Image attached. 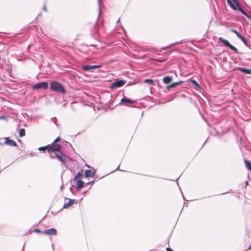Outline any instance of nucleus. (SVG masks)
Instances as JSON below:
<instances>
[{
	"instance_id": "obj_1",
	"label": "nucleus",
	"mask_w": 251,
	"mask_h": 251,
	"mask_svg": "<svg viewBox=\"0 0 251 251\" xmlns=\"http://www.w3.org/2000/svg\"><path fill=\"white\" fill-rule=\"evenodd\" d=\"M61 146L58 143H53V142L45 147H42L39 148L40 151L47 150L48 152H52L55 155L56 158L63 162V152L60 151Z\"/></svg>"
},
{
	"instance_id": "obj_18",
	"label": "nucleus",
	"mask_w": 251,
	"mask_h": 251,
	"mask_svg": "<svg viewBox=\"0 0 251 251\" xmlns=\"http://www.w3.org/2000/svg\"><path fill=\"white\" fill-rule=\"evenodd\" d=\"M238 70L246 74H251V70L243 68H239Z\"/></svg>"
},
{
	"instance_id": "obj_23",
	"label": "nucleus",
	"mask_w": 251,
	"mask_h": 251,
	"mask_svg": "<svg viewBox=\"0 0 251 251\" xmlns=\"http://www.w3.org/2000/svg\"><path fill=\"white\" fill-rule=\"evenodd\" d=\"M243 114L244 115L243 116H241V118L245 120V121H249L251 119V118H249L247 116H246L245 115V114L244 113H243Z\"/></svg>"
},
{
	"instance_id": "obj_11",
	"label": "nucleus",
	"mask_w": 251,
	"mask_h": 251,
	"mask_svg": "<svg viewBox=\"0 0 251 251\" xmlns=\"http://www.w3.org/2000/svg\"><path fill=\"white\" fill-rule=\"evenodd\" d=\"M66 148L68 149V151L73 152L74 151V149L72 146L71 144L67 142L64 141V148Z\"/></svg>"
},
{
	"instance_id": "obj_26",
	"label": "nucleus",
	"mask_w": 251,
	"mask_h": 251,
	"mask_svg": "<svg viewBox=\"0 0 251 251\" xmlns=\"http://www.w3.org/2000/svg\"><path fill=\"white\" fill-rule=\"evenodd\" d=\"M34 232L36 233H42L43 231H41V230L39 229H36L34 230Z\"/></svg>"
},
{
	"instance_id": "obj_5",
	"label": "nucleus",
	"mask_w": 251,
	"mask_h": 251,
	"mask_svg": "<svg viewBox=\"0 0 251 251\" xmlns=\"http://www.w3.org/2000/svg\"><path fill=\"white\" fill-rule=\"evenodd\" d=\"M48 88V83L46 82H42L38 83L36 84L33 86H32V88L33 89H47Z\"/></svg>"
},
{
	"instance_id": "obj_20",
	"label": "nucleus",
	"mask_w": 251,
	"mask_h": 251,
	"mask_svg": "<svg viewBox=\"0 0 251 251\" xmlns=\"http://www.w3.org/2000/svg\"><path fill=\"white\" fill-rule=\"evenodd\" d=\"M121 102H124L126 104H127L128 103H132L133 102V101H131L129 100H127V99H122L121 100Z\"/></svg>"
},
{
	"instance_id": "obj_10",
	"label": "nucleus",
	"mask_w": 251,
	"mask_h": 251,
	"mask_svg": "<svg viewBox=\"0 0 251 251\" xmlns=\"http://www.w3.org/2000/svg\"><path fill=\"white\" fill-rule=\"evenodd\" d=\"M4 143L11 147H15L17 146V143H16L15 141L12 139H10L7 137L5 138V141Z\"/></svg>"
},
{
	"instance_id": "obj_4",
	"label": "nucleus",
	"mask_w": 251,
	"mask_h": 251,
	"mask_svg": "<svg viewBox=\"0 0 251 251\" xmlns=\"http://www.w3.org/2000/svg\"><path fill=\"white\" fill-rule=\"evenodd\" d=\"M81 176L82 174L80 173H78L77 175L75 176L74 178V181L76 183V186L78 189H80V188H81L84 184L83 181L81 180Z\"/></svg>"
},
{
	"instance_id": "obj_29",
	"label": "nucleus",
	"mask_w": 251,
	"mask_h": 251,
	"mask_svg": "<svg viewBox=\"0 0 251 251\" xmlns=\"http://www.w3.org/2000/svg\"><path fill=\"white\" fill-rule=\"evenodd\" d=\"M43 9L44 11H45L46 12L47 11V8H46V6L45 5L44 7H43Z\"/></svg>"
},
{
	"instance_id": "obj_3",
	"label": "nucleus",
	"mask_w": 251,
	"mask_h": 251,
	"mask_svg": "<svg viewBox=\"0 0 251 251\" xmlns=\"http://www.w3.org/2000/svg\"><path fill=\"white\" fill-rule=\"evenodd\" d=\"M227 2L232 9L234 10H238L246 15V14L241 7L237 0H227Z\"/></svg>"
},
{
	"instance_id": "obj_16",
	"label": "nucleus",
	"mask_w": 251,
	"mask_h": 251,
	"mask_svg": "<svg viewBox=\"0 0 251 251\" xmlns=\"http://www.w3.org/2000/svg\"><path fill=\"white\" fill-rule=\"evenodd\" d=\"M85 176L86 177H93L94 176V172L91 170H86L85 171Z\"/></svg>"
},
{
	"instance_id": "obj_21",
	"label": "nucleus",
	"mask_w": 251,
	"mask_h": 251,
	"mask_svg": "<svg viewBox=\"0 0 251 251\" xmlns=\"http://www.w3.org/2000/svg\"><path fill=\"white\" fill-rule=\"evenodd\" d=\"M245 163L246 168L249 170H251V163H250V162H249V161H248L247 160H245Z\"/></svg>"
},
{
	"instance_id": "obj_9",
	"label": "nucleus",
	"mask_w": 251,
	"mask_h": 251,
	"mask_svg": "<svg viewBox=\"0 0 251 251\" xmlns=\"http://www.w3.org/2000/svg\"><path fill=\"white\" fill-rule=\"evenodd\" d=\"M42 234L47 235L53 236V235H55L57 234V230L56 229H55L54 228H51L43 231Z\"/></svg>"
},
{
	"instance_id": "obj_28",
	"label": "nucleus",
	"mask_w": 251,
	"mask_h": 251,
	"mask_svg": "<svg viewBox=\"0 0 251 251\" xmlns=\"http://www.w3.org/2000/svg\"><path fill=\"white\" fill-rule=\"evenodd\" d=\"M166 250L167 251H173L171 249H170V248H167L166 249Z\"/></svg>"
},
{
	"instance_id": "obj_22",
	"label": "nucleus",
	"mask_w": 251,
	"mask_h": 251,
	"mask_svg": "<svg viewBox=\"0 0 251 251\" xmlns=\"http://www.w3.org/2000/svg\"><path fill=\"white\" fill-rule=\"evenodd\" d=\"M144 83H149L151 84L154 85V81L152 79H146L144 80Z\"/></svg>"
},
{
	"instance_id": "obj_8",
	"label": "nucleus",
	"mask_w": 251,
	"mask_h": 251,
	"mask_svg": "<svg viewBox=\"0 0 251 251\" xmlns=\"http://www.w3.org/2000/svg\"><path fill=\"white\" fill-rule=\"evenodd\" d=\"M219 39L226 46L229 47L232 50L236 52H238V50L237 48L231 45L227 40H225L222 37H219Z\"/></svg>"
},
{
	"instance_id": "obj_15",
	"label": "nucleus",
	"mask_w": 251,
	"mask_h": 251,
	"mask_svg": "<svg viewBox=\"0 0 251 251\" xmlns=\"http://www.w3.org/2000/svg\"><path fill=\"white\" fill-rule=\"evenodd\" d=\"M231 31L236 34L237 36L240 38L244 43H246V40L235 30L231 29Z\"/></svg>"
},
{
	"instance_id": "obj_24",
	"label": "nucleus",
	"mask_w": 251,
	"mask_h": 251,
	"mask_svg": "<svg viewBox=\"0 0 251 251\" xmlns=\"http://www.w3.org/2000/svg\"><path fill=\"white\" fill-rule=\"evenodd\" d=\"M191 82H192L193 84H195L196 86H197L198 88H199V84L197 83V82H196V80H191Z\"/></svg>"
},
{
	"instance_id": "obj_32",
	"label": "nucleus",
	"mask_w": 251,
	"mask_h": 251,
	"mask_svg": "<svg viewBox=\"0 0 251 251\" xmlns=\"http://www.w3.org/2000/svg\"><path fill=\"white\" fill-rule=\"evenodd\" d=\"M62 188H63V184L60 186L61 189H62Z\"/></svg>"
},
{
	"instance_id": "obj_13",
	"label": "nucleus",
	"mask_w": 251,
	"mask_h": 251,
	"mask_svg": "<svg viewBox=\"0 0 251 251\" xmlns=\"http://www.w3.org/2000/svg\"><path fill=\"white\" fill-rule=\"evenodd\" d=\"M63 161H64V165H65L66 166V167H69V166L67 164V162H68L69 164L72 162V160H71V159L69 157L65 155L64 154Z\"/></svg>"
},
{
	"instance_id": "obj_17",
	"label": "nucleus",
	"mask_w": 251,
	"mask_h": 251,
	"mask_svg": "<svg viewBox=\"0 0 251 251\" xmlns=\"http://www.w3.org/2000/svg\"><path fill=\"white\" fill-rule=\"evenodd\" d=\"M172 80V77L170 76H167L163 78V81L164 83L167 84L171 82Z\"/></svg>"
},
{
	"instance_id": "obj_35",
	"label": "nucleus",
	"mask_w": 251,
	"mask_h": 251,
	"mask_svg": "<svg viewBox=\"0 0 251 251\" xmlns=\"http://www.w3.org/2000/svg\"><path fill=\"white\" fill-rule=\"evenodd\" d=\"M249 18L250 19V20H251V17H249Z\"/></svg>"
},
{
	"instance_id": "obj_6",
	"label": "nucleus",
	"mask_w": 251,
	"mask_h": 251,
	"mask_svg": "<svg viewBox=\"0 0 251 251\" xmlns=\"http://www.w3.org/2000/svg\"><path fill=\"white\" fill-rule=\"evenodd\" d=\"M75 202V200L65 198L64 200V208H69Z\"/></svg>"
},
{
	"instance_id": "obj_19",
	"label": "nucleus",
	"mask_w": 251,
	"mask_h": 251,
	"mask_svg": "<svg viewBox=\"0 0 251 251\" xmlns=\"http://www.w3.org/2000/svg\"><path fill=\"white\" fill-rule=\"evenodd\" d=\"M25 129L24 128H21L19 131V135L20 137H23L25 135Z\"/></svg>"
},
{
	"instance_id": "obj_31",
	"label": "nucleus",
	"mask_w": 251,
	"mask_h": 251,
	"mask_svg": "<svg viewBox=\"0 0 251 251\" xmlns=\"http://www.w3.org/2000/svg\"><path fill=\"white\" fill-rule=\"evenodd\" d=\"M244 111L245 112V113H248V111L245 110Z\"/></svg>"
},
{
	"instance_id": "obj_7",
	"label": "nucleus",
	"mask_w": 251,
	"mask_h": 251,
	"mask_svg": "<svg viewBox=\"0 0 251 251\" xmlns=\"http://www.w3.org/2000/svg\"><path fill=\"white\" fill-rule=\"evenodd\" d=\"M125 83V80L117 79L113 82L111 87L112 88L120 87L123 86Z\"/></svg>"
},
{
	"instance_id": "obj_30",
	"label": "nucleus",
	"mask_w": 251,
	"mask_h": 251,
	"mask_svg": "<svg viewBox=\"0 0 251 251\" xmlns=\"http://www.w3.org/2000/svg\"><path fill=\"white\" fill-rule=\"evenodd\" d=\"M249 250H251V244L250 247L249 248Z\"/></svg>"
},
{
	"instance_id": "obj_33",
	"label": "nucleus",
	"mask_w": 251,
	"mask_h": 251,
	"mask_svg": "<svg viewBox=\"0 0 251 251\" xmlns=\"http://www.w3.org/2000/svg\"><path fill=\"white\" fill-rule=\"evenodd\" d=\"M50 157H51V158H54V156H52V155H50Z\"/></svg>"
},
{
	"instance_id": "obj_2",
	"label": "nucleus",
	"mask_w": 251,
	"mask_h": 251,
	"mask_svg": "<svg viewBox=\"0 0 251 251\" xmlns=\"http://www.w3.org/2000/svg\"><path fill=\"white\" fill-rule=\"evenodd\" d=\"M50 88L51 90L58 92L63 93V85L57 81H52L50 83Z\"/></svg>"
},
{
	"instance_id": "obj_25",
	"label": "nucleus",
	"mask_w": 251,
	"mask_h": 251,
	"mask_svg": "<svg viewBox=\"0 0 251 251\" xmlns=\"http://www.w3.org/2000/svg\"><path fill=\"white\" fill-rule=\"evenodd\" d=\"M60 138L59 137H57V138H56L53 142V143L54 144V143H57V142H58L59 141H60Z\"/></svg>"
},
{
	"instance_id": "obj_14",
	"label": "nucleus",
	"mask_w": 251,
	"mask_h": 251,
	"mask_svg": "<svg viewBox=\"0 0 251 251\" xmlns=\"http://www.w3.org/2000/svg\"><path fill=\"white\" fill-rule=\"evenodd\" d=\"M182 82H183L182 81H178V82H176L173 83L171 84H170L169 85H168L166 87V89H168V90H170L171 88H172L173 87H176V86L178 85L181 84Z\"/></svg>"
},
{
	"instance_id": "obj_34",
	"label": "nucleus",
	"mask_w": 251,
	"mask_h": 251,
	"mask_svg": "<svg viewBox=\"0 0 251 251\" xmlns=\"http://www.w3.org/2000/svg\"><path fill=\"white\" fill-rule=\"evenodd\" d=\"M61 178H62V175L61 176Z\"/></svg>"
},
{
	"instance_id": "obj_12",
	"label": "nucleus",
	"mask_w": 251,
	"mask_h": 251,
	"mask_svg": "<svg viewBox=\"0 0 251 251\" xmlns=\"http://www.w3.org/2000/svg\"><path fill=\"white\" fill-rule=\"evenodd\" d=\"M100 67V65L83 66L82 69L84 71H88L91 69L99 68Z\"/></svg>"
},
{
	"instance_id": "obj_27",
	"label": "nucleus",
	"mask_w": 251,
	"mask_h": 251,
	"mask_svg": "<svg viewBox=\"0 0 251 251\" xmlns=\"http://www.w3.org/2000/svg\"><path fill=\"white\" fill-rule=\"evenodd\" d=\"M5 119V117L3 116H0V120Z\"/></svg>"
}]
</instances>
